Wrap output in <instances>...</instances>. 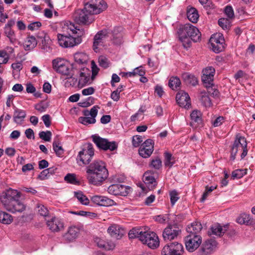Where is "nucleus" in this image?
I'll return each instance as SVG.
<instances>
[{"mask_svg": "<svg viewBox=\"0 0 255 255\" xmlns=\"http://www.w3.org/2000/svg\"><path fill=\"white\" fill-rule=\"evenodd\" d=\"M95 153V149L91 143H88L85 147L79 152L77 157V160L82 162L84 164H88Z\"/></svg>", "mask_w": 255, "mask_h": 255, "instance_id": "7", "label": "nucleus"}, {"mask_svg": "<svg viewBox=\"0 0 255 255\" xmlns=\"http://www.w3.org/2000/svg\"><path fill=\"white\" fill-rule=\"evenodd\" d=\"M92 141L99 150L114 151L117 149L118 144L116 141H109L107 138H103L98 134L91 136Z\"/></svg>", "mask_w": 255, "mask_h": 255, "instance_id": "5", "label": "nucleus"}, {"mask_svg": "<svg viewBox=\"0 0 255 255\" xmlns=\"http://www.w3.org/2000/svg\"><path fill=\"white\" fill-rule=\"evenodd\" d=\"M187 16L189 21L192 23L197 22L199 19L198 10L194 7H188L187 9Z\"/></svg>", "mask_w": 255, "mask_h": 255, "instance_id": "29", "label": "nucleus"}, {"mask_svg": "<svg viewBox=\"0 0 255 255\" xmlns=\"http://www.w3.org/2000/svg\"><path fill=\"white\" fill-rule=\"evenodd\" d=\"M191 119V125L192 126H195L197 127L202 125V121L201 118V113L200 111L197 110L193 111L190 114Z\"/></svg>", "mask_w": 255, "mask_h": 255, "instance_id": "27", "label": "nucleus"}, {"mask_svg": "<svg viewBox=\"0 0 255 255\" xmlns=\"http://www.w3.org/2000/svg\"><path fill=\"white\" fill-rule=\"evenodd\" d=\"M93 14L89 13L84 7L83 9L76 10L73 16L75 21L78 24H89L93 21L92 16Z\"/></svg>", "mask_w": 255, "mask_h": 255, "instance_id": "9", "label": "nucleus"}, {"mask_svg": "<svg viewBox=\"0 0 255 255\" xmlns=\"http://www.w3.org/2000/svg\"><path fill=\"white\" fill-rule=\"evenodd\" d=\"M207 89V94L214 98H219L220 93L219 91L215 88L213 84H211L209 86H205Z\"/></svg>", "mask_w": 255, "mask_h": 255, "instance_id": "45", "label": "nucleus"}, {"mask_svg": "<svg viewBox=\"0 0 255 255\" xmlns=\"http://www.w3.org/2000/svg\"><path fill=\"white\" fill-rule=\"evenodd\" d=\"M165 160L164 164L166 166L169 167H172L174 164L175 160L174 157L172 156V154L169 152H165L164 153Z\"/></svg>", "mask_w": 255, "mask_h": 255, "instance_id": "46", "label": "nucleus"}, {"mask_svg": "<svg viewBox=\"0 0 255 255\" xmlns=\"http://www.w3.org/2000/svg\"><path fill=\"white\" fill-rule=\"evenodd\" d=\"M202 72V81L205 86L208 87L213 83L215 70L212 67H208Z\"/></svg>", "mask_w": 255, "mask_h": 255, "instance_id": "20", "label": "nucleus"}, {"mask_svg": "<svg viewBox=\"0 0 255 255\" xmlns=\"http://www.w3.org/2000/svg\"><path fill=\"white\" fill-rule=\"evenodd\" d=\"M154 142L151 139H147L140 146L138 150L139 155L143 158H148L152 154L154 148Z\"/></svg>", "mask_w": 255, "mask_h": 255, "instance_id": "16", "label": "nucleus"}, {"mask_svg": "<svg viewBox=\"0 0 255 255\" xmlns=\"http://www.w3.org/2000/svg\"><path fill=\"white\" fill-rule=\"evenodd\" d=\"M41 26V23L39 21H36L31 23L28 25V29L31 31L37 30Z\"/></svg>", "mask_w": 255, "mask_h": 255, "instance_id": "63", "label": "nucleus"}, {"mask_svg": "<svg viewBox=\"0 0 255 255\" xmlns=\"http://www.w3.org/2000/svg\"><path fill=\"white\" fill-rule=\"evenodd\" d=\"M249 215L242 214L237 219V222L240 224H248L250 223Z\"/></svg>", "mask_w": 255, "mask_h": 255, "instance_id": "57", "label": "nucleus"}, {"mask_svg": "<svg viewBox=\"0 0 255 255\" xmlns=\"http://www.w3.org/2000/svg\"><path fill=\"white\" fill-rule=\"evenodd\" d=\"M90 73H88L86 75V73L84 72L80 71V78L78 82V86L82 88L85 86L87 84H90L93 80L91 78H90Z\"/></svg>", "mask_w": 255, "mask_h": 255, "instance_id": "34", "label": "nucleus"}, {"mask_svg": "<svg viewBox=\"0 0 255 255\" xmlns=\"http://www.w3.org/2000/svg\"><path fill=\"white\" fill-rule=\"evenodd\" d=\"M149 166L150 168L159 170L162 167V161L161 159L158 157L152 158L149 164Z\"/></svg>", "mask_w": 255, "mask_h": 255, "instance_id": "40", "label": "nucleus"}, {"mask_svg": "<svg viewBox=\"0 0 255 255\" xmlns=\"http://www.w3.org/2000/svg\"><path fill=\"white\" fill-rule=\"evenodd\" d=\"M142 141V137L140 135L133 136L132 137V145L134 147H138Z\"/></svg>", "mask_w": 255, "mask_h": 255, "instance_id": "61", "label": "nucleus"}, {"mask_svg": "<svg viewBox=\"0 0 255 255\" xmlns=\"http://www.w3.org/2000/svg\"><path fill=\"white\" fill-rule=\"evenodd\" d=\"M39 136L41 139L46 141H49L51 138L52 133L49 130L46 131H42L39 133Z\"/></svg>", "mask_w": 255, "mask_h": 255, "instance_id": "54", "label": "nucleus"}, {"mask_svg": "<svg viewBox=\"0 0 255 255\" xmlns=\"http://www.w3.org/2000/svg\"><path fill=\"white\" fill-rule=\"evenodd\" d=\"M66 62L61 58H56L52 61V68L53 69L57 72L58 70Z\"/></svg>", "mask_w": 255, "mask_h": 255, "instance_id": "49", "label": "nucleus"}, {"mask_svg": "<svg viewBox=\"0 0 255 255\" xmlns=\"http://www.w3.org/2000/svg\"><path fill=\"white\" fill-rule=\"evenodd\" d=\"M182 78L186 85L195 86L198 84L197 78L194 75L189 73H183Z\"/></svg>", "mask_w": 255, "mask_h": 255, "instance_id": "30", "label": "nucleus"}, {"mask_svg": "<svg viewBox=\"0 0 255 255\" xmlns=\"http://www.w3.org/2000/svg\"><path fill=\"white\" fill-rule=\"evenodd\" d=\"M101 202V206H111L115 205L116 202L112 199H111L107 197L103 196Z\"/></svg>", "mask_w": 255, "mask_h": 255, "instance_id": "55", "label": "nucleus"}, {"mask_svg": "<svg viewBox=\"0 0 255 255\" xmlns=\"http://www.w3.org/2000/svg\"><path fill=\"white\" fill-rule=\"evenodd\" d=\"M140 237V241L151 249H155L159 245V241L156 234L150 231L144 232Z\"/></svg>", "mask_w": 255, "mask_h": 255, "instance_id": "8", "label": "nucleus"}, {"mask_svg": "<svg viewBox=\"0 0 255 255\" xmlns=\"http://www.w3.org/2000/svg\"><path fill=\"white\" fill-rule=\"evenodd\" d=\"M57 38L59 45L65 48L73 47L82 42V39L79 37H74L70 35L68 36L58 34Z\"/></svg>", "mask_w": 255, "mask_h": 255, "instance_id": "13", "label": "nucleus"}, {"mask_svg": "<svg viewBox=\"0 0 255 255\" xmlns=\"http://www.w3.org/2000/svg\"><path fill=\"white\" fill-rule=\"evenodd\" d=\"M12 192L8 191L0 197V200L6 208L12 213L22 212L25 206L20 201L11 195Z\"/></svg>", "mask_w": 255, "mask_h": 255, "instance_id": "2", "label": "nucleus"}, {"mask_svg": "<svg viewBox=\"0 0 255 255\" xmlns=\"http://www.w3.org/2000/svg\"><path fill=\"white\" fill-rule=\"evenodd\" d=\"M99 170L97 172L92 173V175L87 176L89 182L96 186L101 185L103 182L108 178L109 172L106 166H99Z\"/></svg>", "mask_w": 255, "mask_h": 255, "instance_id": "6", "label": "nucleus"}, {"mask_svg": "<svg viewBox=\"0 0 255 255\" xmlns=\"http://www.w3.org/2000/svg\"><path fill=\"white\" fill-rule=\"evenodd\" d=\"M181 85L180 80L177 77H172L169 79L168 85L172 90H176Z\"/></svg>", "mask_w": 255, "mask_h": 255, "instance_id": "43", "label": "nucleus"}, {"mask_svg": "<svg viewBox=\"0 0 255 255\" xmlns=\"http://www.w3.org/2000/svg\"><path fill=\"white\" fill-rule=\"evenodd\" d=\"M99 63L100 66L104 68H106L109 67L108 60L107 58L104 56H100L99 58Z\"/></svg>", "mask_w": 255, "mask_h": 255, "instance_id": "62", "label": "nucleus"}, {"mask_svg": "<svg viewBox=\"0 0 255 255\" xmlns=\"http://www.w3.org/2000/svg\"><path fill=\"white\" fill-rule=\"evenodd\" d=\"M228 225H226L224 227L218 224L212 226L211 228L213 234L216 236H222L228 229Z\"/></svg>", "mask_w": 255, "mask_h": 255, "instance_id": "35", "label": "nucleus"}, {"mask_svg": "<svg viewBox=\"0 0 255 255\" xmlns=\"http://www.w3.org/2000/svg\"><path fill=\"white\" fill-rule=\"evenodd\" d=\"M217 246L215 240L210 239L205 241L198 251L199 255H210L212 254Z\"/></svg>", "mask_w": 255, "mask_h": 255, "instance_id": "15", "label": "nucleus"}, {"mask_svg": "<svg viewBox=\"0 0 255 255\" xmlns=\"http://www.w3.org/2000/svg\"><path fill=\"white\" fill-rule=\"evenodd\" d=\"M80 229L78 227L73 226L69 227L67 233L65 234V238L71 241L77 237Z\"/></svg>", "mask_w": 255, "mask_h": 255, "instance_id": "31", "label": "nucleus"}, {"mask_svg": "<svg viewBox=\"0 0 255 255\" xmlns=\"http://www.w3.org/2000/svg\"><path fill=\"white\" fill-rule=\"evenodd\" d=\"M202 237L199 235L189 234L185 237V246L190 252L195 251L201 244Z\"/></svg>", "mask_w": 255, "mask_h": 255, "instance_id": "12", "label": "nucleus"}, {"mask_svg": "<svg viewBox=\"0 0 255 255\" xmlns=\"http://www.w3.org/2000/svg\"><path fill=\"white\" fill-rule=\"evenodd\" d=\"M75 197L83 205H87L89 203V199L84 195L82 192L78 191L74 192Z\"/></svg>", "mask_w": 255, "mask_h": 255, "instance_id": "41", "label": "nucleus"}, {"mask_svg": "<svg viewBox=\"0 0 255 255\" xmlns=\"http://www.w3.org/2000/svg\"><path fill=\"white\" fill-rule=\"evenodd\" d=\"M109 37L108 32L107 30H102L98 32L94 36L93 48L96 52L99 51V46H102Z\"/></svg>", "mask_w": 255, "mask_h": 255, "instance_id": "17", "label": "nucleus"}, {"mask_svg": "<svg viewBox=\"0 0 255 255\" xmlns=\"http://www.w3.org/2000/svg\"><path fill=\"white\" fill-rule=\"evenodd\" d=\"M94 241L99 248L106 250H111L115 247V245L113 242L106 240L103 238L96 237L94 239Z\"/></svg>", "mask_w": 255, "mask_h": 255, "instance_id": "24", "label": "nucleus"}, {"mask_svg": "<svg viewBox=\"0 0 255 255\" xmlns=\"http://www.w3.org/2000/svg\"><path fill=\"white\" fill-rule=\"evenodd\" d=\"M153 172V171L148 170L144 173V182L146 184H148V188L151 186V188L155 187L156 185V182L155 178L150 175V174Z\"/></svg>", "mask_w": 255, "mask_h": 255, "instance_id": "36", "label": "nucleus"}, {"mask_svg": "<svg viewBox=\"0 0 255 255\" xmlns=\"http://www.w3.org/2000/svg\"><path fill=\"white\" fill-rule=\"evenodd\" d=\"M37 44V40L34 36H28L24 43V48L26 51L31 50L36 46Z\"/></svg>", "mask_w": 255, "mask_h": 255, "instance_id": "32", "label": "nucleus"}, {"mask_svg": "<svg viewBox=\"0 0 255 255\" xmlns=\"http://www.w3.org/2000/svg\"><path fill=\"white\" fill-rule=\"evenodd\" d=\"M224 38L220 33L213 35L209 40L211 48L216 53H219L224 49Z\"/></svg>", "mask_w": 255, "mask_h": 255, "instance_id": "14", "label": "nucleus"}, {"mask_svg": "<svg viewBox=\"0 0 255 255\" xmlns=\"http://www.w3.org/2000/svg\"><path fill=\"white\" fill-rule=\"evenodd\" d=\"M184 248L182 244L173 242L166 245L162 250V255H183Z\"/></svg>", "mask_w": 255, "mask_h": 255, "instance_id": "10", "label": "nucleus"}, {"mask_svg": "<svg viewBox=\"0 0 255 255\" xmlns=\"http://www.w3.org/2000/svg\"><path fill=\"white\" fill-rule=\"evenodd\" d=\"M179 193H178L175 190H173L169 192L170 202L172 206H173L179 199Z\"/></svg>", "mask_w": 255, "mask_h": 255, "instance_id": "51", "label": "nucleus"}, {"mask_svg": "<svg viewBox=\"0 0 255 255\" xmlns=\"http://www.w3.org/2000/svg\"><path fill=\"white\" fill-rule=\"evenodd\" d=\"M122 31L123 28L122 27H116L111 32H108L109 37L110 35L113 44L119 45L123 42Z\"/></svg>", "mask_w": 255, "mask_h": 255, "instance_id": "22", "label": "nucleus"}, {"mask_svg": "<svg viewBox=\"0 0 255 255\" xmlns=\"http://www.w3.org/2000/svg\"><path fill=\"white\" fill-rule=\"evenodd\" d=\"M176 100L181 107L188 108L190 105V98L188 94L184 91H180L176 94Z\"/></svg>", "mask_w": 255, "mask_h": 255, "instance_id": "21", "label": "nucleus"}, {"mask_svg": "<svg viewBox=\"0 0 255 255\" xmlns=\"http://www.w3.org/2000/svg\"><path fill=\"white\" fill-rule=\"evenodd\" d=\"M4 30L5 35L8 38L10 43L14 44L16 41L14 31L11 28L5 27L4 28Z\"/></svg>", "mask_w": 255, "mask_h": 255, "instance_id": "44", "label": "nucleus"}, {"mask_svg": "<svg viewBox=\"0 0 255 255\" xmlns=\"http://www.w3.org/2000/svg\"><path fill=\"white\" fill-rule=\"evenodd\" d=\"M181 232L177 224L170 225L163 230L162 237L164 241H169L177 238Z\"/></svg>", "mask_w": 255, "mask_h": 255, "instance_id": "11", "label": "nucleus"}, {"mask_svg": "<svg viewBox=\"0 0 255 255\" xmlns=\"http://www.w3.org/2000/svg\"><path fill=\"white\" fill-rule=\"evenodd\" d=\"M179 39L183 46L188 49L194 42L199 41L201 38V34L199 29L190 23H186L180 26L178 30Z\"/></svg>", "mask_w": 255, "mask_h": 255, "instance_id": "1", "label": "nucleus"}, {"mask_svg": "<svg viewBox=\"0 0 255 255\" xmlns=\"http://www.w3.org/2000/svg\"><path fill=\"white\" fill-rule=\"evenodd\" d=\"M225 13L227 16L229 18H233L234 17V12L232 7L230 5L226 6L225 10Z\"/></svg>", "mask_w": 255, "mask_h": 255, "instance_id": "60", "label": "nucleus"}, {"mask_svg": "<svg viewBox=\"0 0 255 255\" xmlns=\"http://www.w3.org/2000/svg\"><path fill=\"white\" fill-rule=\"evenodd\" d=\"M38 37L41 39V42L42 44V48L43 49H45L47 50V49L50 48V44L51 43V40L49 36L45 33H42V35L41 36H38Z\"/></svg>", "mask_w": 255, "mask_h": 255, "instance_id": "42", "label": "nucleus"}, {"mask_svg": "<svg viewBox=\"0 0 255 255\" xmlns=\"http://www.w3.org/2000/svg\"><path fill=\"white\" fill-rule=\"evenodd\" d=\"M108 232L112 237L117 239L121 238L124 235V230L116 225L110 226Z\"/></svg>", "mask_w": 255, "mask_h": 255, "instance_id": "26", "label": "nucleus"}, {"mask_svg": "<svg viewBox=\"0 0 255 255\" xmlns=\"http://www.w3.org/2000/svg\"><path fill=\"white\" fill-rule=\"evenodd\" d=\"M46 224L49 229L54 232H59L63 228V223L61 220L55 217L46 221Z\"/></svg>", "mask_w": 255, "mask_h": 255, "instance_id": "23", "label": "nucleus"}, {"mask_svg": "<svg viewBox=\"0 0 255 255\" xmlns=\"http://www.w3.org/2000/svg\"><path fill=\"white\" fill-rule=\"evenodd\" d=\"M70 71L68 65L65 63L62 66H61L57 72L64 75H69Z\"/></svg>", "mask_w": 255, "mask_h": 255, "instance_id": "58", "label": "nucleus"}, {"mask_svg": "<svg viewBox=\"0 0 255 255\" xmlns=\"http://www.w3.org/2000/svg\"><path fill=\"white\" fill-rule=\"evenodd\" d=\"M37 208L38 209V214L41 216L45 217L48 216L49 214V211L47 208L42 204H37Z\"/></svg>", "mask_w": 255, "mask_h": 255, "instance_id": "53", "label": "nucleus"}, {"mask_svg": "<svg viewBox=\"0 0 255 255\" xmlns=\"http://www.w3.org/2000/svg\"><path fill=\"white\" fill-rule=\"evenodd\" d=\"M64 180L66 182L74 185H77L79 182L76 178V175L72 173L67 174L65 176Z\"/></svg>", "mask_w": 255, "mask_h": 255, "instance_id": "48", "label": "nucleus"}, {"mask_svg": "<svg viewBox=\"0 0 255 255\" xmlns=\"http://www.w3.org/2000/svg\"><path fill=\"white\" fill-rule=\"evenodd\" d=\"M219 25L224 29H228L230 27V22L227 18H222L218 20Z\"/></svg>", "mask_w": 255, "mask_h": 255, "instance_id": "59", "label": "nucleus"}, {"mask_svg": "<svg viewBox=\"0 0 255 255\" xmlns=\"http://www.w3.org/2000/svg\"><path fill=\"white\" fill-rule=\"evenodd\" d=\"M85 9L89 13L98 14L106 10L108 7L104 0H84Z\"/></svg>", "mask_w": 255, "mask_h": 255, "instance_id": "4", "label": "nucleus"}, {"mask_svg": "<svg viewBox=\"0 0 255 255\" xmlns=\"http://www.w3.org/2000/svg\"><path fill=\"white\" fill-rule=\"evenodd\" d=\"M199 1L207 10H210L215 7V4L211 0H199Z\"/></svg>", "mask_w": 255, "mask_h": 255, "instance_id": "52", "label": "nucleus"}, {"mask_svg": "<svg viewBox=\"0 0 255 255\" xmlns=\"http://www.w3.org/2000/svg\"><path fill=\"white\" fill-rule=\"evenodd\" d=\"M99 71V68L97 66L94 61L92 62V76L91 80H93L95 76L98 74Z\"/></svg>", "mask_w": 255, "mask_h": 255, "instance_id": "64", "label": "nucleus"}, {"mask_svg": "<svg viewBox=\"0 0 255 255\" xmlns=\"http://www.w3.org/2000/svg\"><path fill=\"white\" fill-rule=\"evenodd\" d=\"M143 231L140 228H134L130 230L128 233L129 239L138 238L140 240L141 235H143Z\"/></svg>", "mask_w": 255, "mask_h": 255, "instance_id": "38", "label": "nucleus"}, {"mask_svg": "<svg viewBox=\"0 0 255 255\" xmlns=\"http://www.w3.org/2000/svg\"><path fill=\"white\" fill-rule=\"evenodd\" d=\"M26 117V112L22 110L16 109L13 113V120L16 124H21Z\"/></svg>", "mask_w": 255, "mask_h": 255, "instance_id": "33", "label": "nucleus"}, {"mask_svg": "<svg viewBox=\"0 0 255 255\" xmlns=\"http://www.w3.org/2000/svg\"><path fill=\"white\" fill-rule=\"evenodd\" d=\"M78 121L79 123L84 125H88L89 124H93L96 123V119L86 117H81L79 118Z\"/></svg>", "mask_w": 255, "mask_h": 255, "instance_id": "50", "label": "nucleus"}, {"mask_svg": "<svg viewBox=\"0 0 255 255\" xmlns=\"http://www.w3.org/2000/svg\"><path fill=\"white\" fill-rule=\"evenodd\" d=\"M247 169H236L232 173L231 177L233 179H240L247 174Z\"/></svg>", "mask_w": 255, "mask_h": 255, "instance_id": "47", "label": "nucleus"}, {"mask_svg": "<svg viewBox=\"0 0 255 255\" xmlns=\"http://www.w3.org/2000/svg\"><path fill=\"white\" fill-rule=\"evenodd\" d=\"M99 166L105 167L106 164L104 162L100 160H94L93 162L90 164L86 167L87 176H92V173L97 172V171L99 170Z\"/></svg>", "mask_w": 255, "mask_h": 255, "instance_id": "25", "label": "nucleus"}, {"mask_svg": "<svg viewBox=\"0 0 255 255\" xmlns=\"http://www.w3.org/2000/svg\"><path fill=\"white\" fill-rule=\"evenodd\" d=\"M74 59L75 63L72 65V68L73 69H78L80 70L88 71L89 72V70L87 68H85L84 67H80L81 65H83L86 64L88 61V56L86 54L84 53H76L74 55Z\"/></svg>", "mask_w": 255, "mask_h": 255, "instance_id": "18", "label": "nucleus"}, {"mask_svg": "<svg viewBox=\"0 0 255 255\" xmlns=\"http://www.w3.org/2000/svg\"><path fill=\"white\" fill-rule=\"evenodd\" d=\"M53 148L56 154V155L60 157L64 153V150L62 146L58 145V143L54 141L53 143Z\"/></svg>", "mask_w": 255, "mask_h": 255, "instance_id": "56", "label": "nucleus"}, {"mask_svg": "<svg viewBox=\"0 0 255 255\" xmlns=\"http://www.w3.org/2000/svg\"><path fill=\"white\" fill-rule=\"evenodd\" d=\"M13 220L12 216L3 211H0V222L4 224H9Z\"/></svg>", "mask_w": 255, "mask_h": 255, "instance_id": "39", "label": "nucleus"}, {"mask_svg": "<svg viewBox=\"0 0 255 255\" xmlns=\"http://www.w3.org/2000/svg\"><path fill=\"white\" fill-rule=\"evenodd\" d=\"M202 229V226L200 222H194L188 226L186 230L189 234L198 235V234L200 232Z\"/></svg>", "mask_w": 255, "mask_h": 255, "instance_id": "28", "label": "nucleus"}, {"mask_svg": "<svg viewBox=\"0 0 255 255\" xmlns=\"http://www.w3.org/2000/svg\"><path fill=\"white\" fill-rule=\"evenodd\" d=\"M238 153L241 154V159H243L248 153L246 139L240 134L236 135V139L231 150V159L234 160Z\"/></svg>", "mask_w": 255, "mask_h": 255, "instance_id": "3", "label": "nucleus"}, {"mask_svg": "<svg viewBox=\"0 0 255 255\" xmlns=\"http://www.w3.org/2000/svg\"><path fill=\"white\" fill-rule=\"evenodd\" d=\"M128 188L127 186L122 184H112L108 187V192L110 194L114 195H121L125 196L128 195Z\"/></svg>", "mask_w": 255, "mask_h": 255, "instance_id": "19", "label": "nucleus"}, {"mask_svg": "<svg viewBox=\"0 0 255 255\" xmlns=\"http://www.w3.org/2000/svg\"><path fill=\"white\" fill-rule=\"evenodd\" d=\"M199 99L203 106L210 107L212 106L211 100L207 92L203 91L200 94Z\"/></svg>", "mask_w": 255, "mask_h": 255, "instance_id": "37", "label": "nucleus"}]
</instances>
